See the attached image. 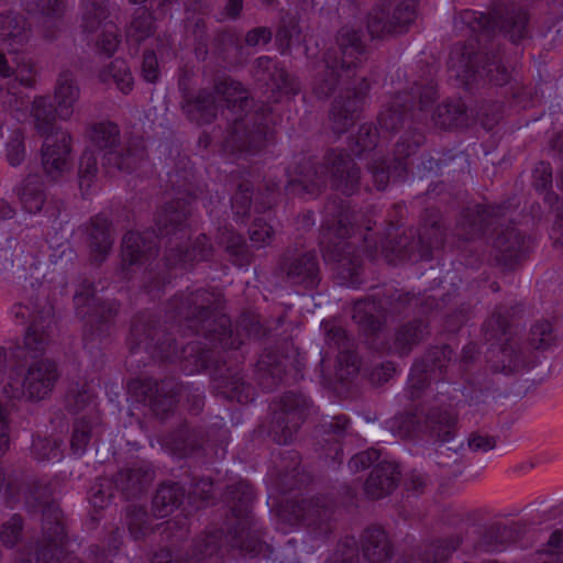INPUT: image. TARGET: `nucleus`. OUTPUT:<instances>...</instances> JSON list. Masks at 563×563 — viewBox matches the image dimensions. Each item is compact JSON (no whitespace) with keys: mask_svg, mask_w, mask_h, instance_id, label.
Masks as SVG:
<instances>
[{"mask_svg":"<svg viewBox=\"0 0 563 563\" xmlns=\"http://www.w3.org/2000/svg\"><path fill=\"white\" fill-rule=\"evenodd\" d=\"M155 471L146 462H135L121 468L114 479L115 487L126 498H134L148 489Z\"/></svg>","mask_w":563,"mask_h":563,"instance_id":"obj_27","label":"nucleus"},{"mask_svg":"<svg viewBox=\"0 0 563 563\" xmlns=\"http://www.w3.org/2000/svg\"><path fill=\"white\" fill-rule=\"evenodd\" d=\"M338 52L329 49L323 57V69L312 82V91L319 99H327L339 84H347L356 76L366 52L360 29L345 25L336 34Z\"/></svg>","mask_w":563,"mask_h":563,"instance_id":"obj_4","label":"nucleus"},{"mask_svg":"<svg viewBox=\"0 0 563 563\" xmlns=\"http://www.w3.org/2000/svg\"><path fill=\"white\" fill-rule=\"evenodd\" d=\"M416 19V8L412 0L400 1L391 12L385 8L374 9L367 19V30L373 38L390 34H400Z\"/></svg>","mask_w":563,"mask_h":563,"instance_id":"obj_21","label":"nucleus"},{"mask_svg":"<svg viewBox=\"0 0 563 563\" xmlns=\"http://www.w3.org/2000/svg\"><path fill=\"white\" fill-rule=\"evenodd\" d=\"M30 117L34 130L42 136H48L62 130L56 125V107L54 108L46 96L34 97L31 103Z\"/></svg>","mask_w":563,"mask_h":563,"instance_id":"obj_41","label":"nucleus"},{"mask_svg":"<svg viewBox=\"0 0 563 563\" xmlns=\"http://www.w3.org/2000/svg\"><path fill=\"white\" fill-rule=\"evenodd\" d=\"M465 109L460 102H450L439 106L432 112V120L443 129H450L464 121Z\"/></svg>","mask_w":563,"mask_h":563,"instance_id":"obj_50","label":"nucleus"},{"mask_svg":"<svg viewBox=\"0 0 563 563\" xmlns=\"http://www.w3.org/2000/svg\"><path fill=\"white\" fill-rule=\"evenodd\" d=\"M16 320L30 325L24 335V346L34 354H41L52 341L56 330L54 306L45 288L32 290L25 301L12 308Z\"/></svg>","mask_w":563,"mask_h":563,"instance_id":"obj_9","label":"nucleus"},{"mask_svg":"<svg viewBox=\"0 0 563 563\" xmlns=\"http://www.w3.org/2000/svg\"><path fill=\"white\" fill-rule=\"evenodd\" d=\"M59 371L55 362L44 358L33 362L22 382V394L30 400H42L54 389Z\"/></svg>","mask_w":563,"mask_h":563,"instance_id":"obj_23","label":"nucleus"},{"mask_svg":"<svg viewBox=\"0 0 563 563\" xmlns=\"http://www.w3.org/2000/svg\"><path fill=\"white\" fill-rule=\"evenodd\" d=\"M14 190L25 212L37 214L43 210L47 195L38 175H27Z\"/></svg>","mask_w":563,"mask_h":563,"instance_id":"obj_38","label":"nucleus"},{"mask_svg":"<svg viewBox=\"0 0 563 563\" xmlns=\"http://www.w3.org/2000/svg\"><path fill=\"white\" fill-rule=\"evenodd\" d=\"M190 214L189 203L178 198L162 207L155 216V225L161 238H168L165 260L177 266L194 261H205L212 255V246L205 234H200L191 249H183L188 238L186 221Z\"/></svg>","mask_w":563,"mask_h":563,"instance_id":"obj_5","label":"nucleus"},{"mask_svg":"<svg viewBox=\"0 0 563 563\" xmlns=\"http://www.w3.org/2000/svg\"><path fill=\"white\" fill-rule=\"evenodd\" d=\"M122 267L140 266L157 255L156 240L152 233L128 232L122 239Z\"/></svg>","mask_w":563,"mask_h":563,"instance_id":"obj_26","label":"nucleus"},{"mask_svg":"<svg viewBox=\"0 0 563 563\" xmlns=\"http://www.w3.org/2000/svg\"><path fill=\"white\" fill-rule=\"evenodd\" d=\"M505 216V208L500 206H476L466 209L457 223L459 235L464 240H472L484 233L485 229L500 217Z\"/></svg>","mask_w":563,"mask_h":563,"instance_id":"obj_29","label":"nucleus"},{"mask_svg":"<svg viewBox=\"0 0 563 563\" xmlns=\"http://www.w3.org/2000/svg\"><path fill=\"white\" fill-rule=\"evenodd\" d=\"M76 313L81 319L91 317L99 323H108L119 311L115 300L100 302L90 285H84L74 296Z\"/></svg>","mask_w":563,"mask_h":563,"instance_id":"obj_28","label":"nucleus"},{"mask_svg":"<svg viewBox=\"0 0 563 563\" xmlns=\"http://www.w3.org/2000/svg\"><path fill=\"white\" fill-rule=\"evenodd\" d=\"M32 454L37 461H59L62 459L60 443L48 438H36L32 443Z\"/></svg>","mask_w":563,"mask_h":563,"instance_id":"obj_54","label":"nucleus"},{"mask_svg":"<svg viewBox=\"0 0 563 563\" xmlns=\"http://www.w3.org/2000/svg\"><path fill=\"white\" fill-rule=\"evenodd\" d=\"M361 547L364 558L372 563H385L393 554L389 537L379 527H371L363 532Z\"/></svg>","mask_w":563,"mask_h":563,"instance_id":"obj_37","label":"nucleus"},{"mask_svg":"<svg viewBox=\"0 0 563 563\" xmlns=\"http://www.w3.org/2000/svg\"><path fill=\"white\" fill-rule=\"evenodd\" d=\"M525 238L514 227L501 230L494 240L496 260L508 266L519 261L523 255Z\"/></svg>","mask_w":563,"mask_h":563,"instance_id":"obj_39","label":"nucleus"},{"mask_svg":"<svg viewBox=\"0 0 563 563\" xmlns=\"http://www.w3.org/2000/svg\"><path fill=\"white\" fill-rule=\"evenodd\" d=\"M356 214L350 209H342L336 219L322 234L321 245L324 258L335 263V269L344 284L355 286L358 284L361 256L354 245L346 241L354 234V221Z\"/></svg>","mask_w":563,"mask_h":563,"instance_id":"obj_8","label":"nucleus"},{"mask_svg":"<svg viewBox=\"0 0 563 563\" xmlns=\"http://www.w3.org/2000/svg\"><path fill=\"white\" fill-rule=\"evenodd\" d=\"M98 161L93 152L86 151L79 162V186L82 192H87L96 178Z\"/></svg>","mask_w":563,"mask_h":563,"instance_id":"obj_53","label":"nucleus"},{"mask_svg":"<svg viewBox=\"0 0 563 563\" xmlns=\"http://www.w3.org/2000/svg\"><path fill=\"white\" fill-rule=\"evenodd\" d=\"M529 344L536 350H545L555 341L552 324L548 320L536 321L529 333Z\"/></svg>","mask_w":563,"mask_h":563,"instance_id":"obj_52","label":"nucleus"},{"mask_svg":"<svg viewBox=\"0 0 563 563\" xmlns=\"http://www.w3.org/2000/svg\"><path fill=\"white\" fill-rule=\"evenodd\" d=\"M93 401V393L87 385L71 388L66 395V407L69 411L77 413L89 408Z\"/></svg>","mask_w":563,"mask_h":563,"instance_id":"obj_56","label":"nucleus"},{"mask_svg":"<svg viewBox=\"0 0 563 563\" xmlns=\"http://www.w3.org/2000/svg\"><path fill=\"white\" fill-rule=\"evenodd\" d=\"M457 417L452 407L423 404L413 412H404L386 421V429L400 439L428 434L442 443L453 439Z\"/></svg>","mask_w":563,"mask_h":563,"instance_id":"obj_7","label":"nucleus"},{"mask_svg":"<svg viewBox=\"0 0 563 563\" xmlns=\"http://www.w3.org/2000/svg\"><path fill=\"white\" fill-rule=\"evenodd\" d=\"M296 177L289 185L301 186L308 194L319 192L330 179L332 187L344 195H353L360 185V168L351 156L343 151H330L324 164L318 165L311 158H305L296 167Z\"/></svg>","mask_w":563,"mask_h":563,"instance_id":"obj_6","label":"nucleus"},{"mask_svg":"<svg viewBox=\"0 0 563 563\" xmlns=\"http://www.w3.org/2000/svg\"><path fill=\"white\" fill-rule=\"evenodd\" d=\"M334 100L330 111V122L333 133L340 135L346 132L358 119L369 84L362 77L358 86L350 82Z\"/></svg>","mask_w":563,"mask_h":563,"instance_id":"obj_19","label":"nucleus"},{"mask_svg":"<svg viewBox=\"0 0 563 563\" xmlns=\"http://www.w3.org/2000/svg\"><path fill=\"white\" fill-rule=\"evenodd\" d=\"M309 411L307 399L294 393L285 394L278 411L274 412L271 437L278 444L292 441Z\"/></svg>","mask_w":563,"mask_h":563,"instance_id":"obj_18","label":"nucleus"},{"mask_svg":"<svg viewBox=\"0 0 563 563\" xmlns=\"http://www.w3.org/2000/svg\"><path fill=\"white\" fill-rule=\"evenodd\" d=\"M108 11L103 0L86 3L82 12V29L88 33H97V47L111 56L120 44L119 29L115 23L107 20Z\"/></svg>","mask_w":563,"mask_h":563,"instance_id":"obj_20","label":"nucleus"},{"mask_svg":"<svg viewBox=\"0 0 563 563\" xmlns=\"http://www.w3.org/2000/svg\"><path fill=\"white\" fill-rule=\"evenodd\" d=\"M459 537H450L437 540L423 551L420 563H443L460 545Z\"/></svg>","mask_w":563,"mask_h":563,"instance_id":"obj_49","label":"nucleus"},{"mask_svg":"<svg viewBox=\"0 0 563 563\" xmlns=\"http://www.w3.org/2000/svg\"><path fill=\"white\" fill-rule=\"evenodd\" d=\"M91 422L86 417L79 418L74 423L70 448L74 454L81 456L90 441Z\"/></svg>","mask_w":563,"mask_h":563,"instance_id":"obj_55","label":"nucleus"},{"mask_svg":"<svg viewBox=\"0 0 563 563\" xmlns=\"http://www.w3.org/2000/svg\"><path fill=\"white\" fill-rule=\"evenodd\" d=\"M280 271L292 285L314 287L319 282V261L317 254L311 251L285 255Z\"/></svg>","mask_w":563,"mask_h":563,"instance_id":"obj_24","label":"nucleus"},{"mask_svg":"<svg viewBox=\"0 0 563 563\" xmlns=\"http://www.w3.org/2000/svg\"><path fill=\"white\" fill-rule=\"evenodd\" d=\"M87 231L91 260L101 264L111 253L114 243L112 223L98 214L90 220Z\"/></svg>","mask_w":563,"mask_h":563,"instance_id":"obj_33","label":"nucleus"},{"mask_svg":"<svg viewBox=\"0 0 563 563\" xmlns=\"http://www.w3.org/2000/svg\"><path fill=\"white\" fill-rule=\"evenodd\" d=\"M292 512L297 521L311 527H321L328 522L333 514V503L327 497L302 499L292 505Z\"/></svg>","mask_w":563,"mask_h":563,"instance_id":"obj_35","label":"nucleus"},{"mask_svg":"<svg viewBox=\"0 0 563 563\" xmlns=\"http://www.w3.org/2000/svg\"><path fill=\"white\" fill-rule=\"evenodd\" d=\"M43 536L35 550L18 563H62L65 556L66 534L62 522V511L57 505H48L43 510Z\"/></svg>","mask_w":563,"mask_h":563,"instance_id":"obj_16","label":"nucleus"},{"mask_svg":"<svg viewBox=\"0 0 563 563\" xmlns=\"http://www.w3.org/2000/svg\"><path fill=\"white\" fill-rule=\"evenodd\" d=\"M227 499L238 523L233 528V547L240 548L245 553L257 555L262 553L266 544L258 537V529L252 514L254 492L245 481H239L228 487Z\"/></svg>","mask_w":563,"mask_h":563,"instance_id":"obj_12","label":"nucleus"},{"mask_svg":"<svg viewBox=\"0 0 563 563\" xmlns=\"http://www.w3.org/2000/svg\"><path fill=\"white\" fill-rule=\"evenodd\" d=\"M251 185L249 183H241L238 191L232 197V209L238 218L243 219L247 216L251 208Z\"/></svg>","mask_w":563,"mask_h":563,"instance_id":"obj_63","label":"nucleus"},{"mask_svg":"<svg viewBox=\"0 0 563 563\" xmlns=\"http://www.w3.org/2000/svg\"><path fill=\"white\" fill-rule=\"evenodd\" d=\"M143 389L145 400L155 416L164 418L174 409L179 390L173 379L147 380Z\"/></svg>","mask_w":563,"mask_h":563,"instance_id":"obj_34","label":"nucleus"},{"mask_svg":"<svg viewBox=\"0 0 563 563\" xmlns=\"http://www.w3.org/2000/svg\"><path fill=\"white\" fill-rule=\"evenodd\" d=\"M32 36L31 25L20 13L8 11L0 13V46L10 54L24 49Z\"/></svg>","mask_w":563,"mask_h":563,"instance_id":"obj_25","label":"nucleus"},{"mask_svg":"<svg viewBox=\"0 0 563 563\" xmlns=\"http://www.w3.org/2000/svg\"><path fill=\"white\" fill-rule=\"evenodd\" d=\"M254 69L258 81L271 85L282 93L296 95L299 91L297 81L268 56L258 57L255 60Z\"/></svg>","mask_w":563,"mask_h":563,"instance_id":"obj_32","label":"nucleus"},{"mask_svg":"<svg viewBox=\"0 0 563 563\" xmlns=\"http://www.w3.org/2000/svg\"><path fill=\"white\" fill-rule=\"evenodd\" d=\"M99 79L108 84L112 81L124 95L132 91L134 78L128 63L122 58H115L107 67L99 71Z\"/></svg>","mask_w":563,"mask_h":563,"instance_id":"obj_46","label":"nucleus"},{"mask_svg":"<svg viewBox=\"0 0 563 563\" xmlns=\"http://www.w3.org/2000/svg\"><path fill=\"white\" fill-rule=\"evenodd\" d=\"M372 308L371 305L357 303L354 308L353 319L364 329L374 333L382 328L383 322L372 314Z\"/></svg>","mask_w":563,"mask_h":563,"instance_id":"obj_62","label":"nucleus"},{"mask_svg":"<svg viewBox=\"0 0 563 563\" xmlns=\"http://www.w3.org/2000/svg\"><path fill=\"white\" fill-rule=\"evenodd\" d=\"M41 163L45 175L56 180L69 170L71 165V136L65 130L45 136L41 147Z\"/></svg>","mask_w":563,"mask_h":563,"instance_id":"obj_22","label":"nucleus"},{"mask_svg":"<svg viewBox=\"0 0 563 563\" xmlns=\"http://www.w3.org/2000/svg\"><path fill=\"white\" fill-rule=\"evenodd\" d=\"M23 520L19 515H13L1 526L0 541L7 548H13L22 538Z\"/></svg>","mask_w":563,"mask_h":563,"instance_id":"obj_58","label":"nucleus"},{"mask_svg":"<svg viewBox=\"0 0 563 563\" xmlns=\"http://www.w3.org/2000/svg\"><path fill=\"white\" fill-rule=\"evenodd\" d=\"M453 351L448 345L435 346L428 351L426 357L415 363L409 375L407 393L411 400L421 398L429 387L431 379L452 378L449 371L453 372L456 362H452Z\"/></svg>","mask_w":563,"mask_h":563,"instance_id":"obj_15","label":"nucleus"},{"mask_svg":"<svg viewBox=\"0 0 563 563\" xmlns=\"http://www.w3.org/2000/svg\"><path fill=\"white\" fill-rule=\"evenodd\" d=\"M87 134L90 142L104 152L102 165L108 174L131 173L144 158L143 147L120 144V129L111 121L92 123Z\"/></svg>","mask_w":563,"mask_h":563,"instance_id":"obj_10","label":"nucleus"},{"mask_svg":"<svg viewBox=\"0 0 563 563\" xmlns=\"http://www.w3.org/2000/svg\"><path fill=\"white\" fill-rule=\"evenodd\" d=\"M25 157L24 136L21 131H14L7 144V159L11 166L20 165Z\"/></svg>","mask_w":563,"mask_h":563,"instance_id":"obj_64","label":"nucleus"},{"mask_svg":"<svg viewBox=\"0 0 563 563\" xmlns=\"http://www.w3.org/2000/svg\"><path fill=\"white\" fill-rule=\"evenodd\" d=\"M129 531L135 540H139L147 534L150 527L147 525V514L143 508H136L129 512Z\"/></svg>","mask_w":563,"mask_h":563,"instance_id":"obj_60","label":"nucleus"},{"mask_svg":"<svg viewBox=\"0 0 563 563\" xmlns=\"http://www.w3.org/2000/svg\"><path fill=\"white\" fill-rule=\"evenodd\" d=\"M327 343L338 350V375L346 379L358 371L357 356L353 350V343L346 331L338 325L327 329Z\"/></svg>","mask_w":563,"mask_h":563,"instance_id":"obj_30","label":"nucleus"},{"mask_svg":"<svg viewBox=\"0 0 563 563\" xmlns=\"http://www.w3.org/2000/svg\"><path fill=\"white\" fill-rule=\"evenodd\" d=\"M217 241L222 245L235 265H244L247 262L246 244L243 236L224 225L219 228Z\"/></svg>","mask_w":563,"mask_h":563,"instance_id":"obj_48","label":"nucleus"},{"mask_svg":"<svg viewBox=\"0 0 563 563\" xmlns=\"http://www.w3.org/2000/svg\"><path fill=\"white\" fill-rule=\"evenodd\" d=\"M460 20L472 32H489L499 29L514 43L521 41L528 34V15L521 9H511L504 13L503 9L497 8L492 15L464 10L460 13Z\"/></svg>","mask_w":563,"mask_h":563,"instance_id":"obj_14","label":"nucleus"},{"mask_svg":"<svg viewBox=\"0 0 563 563\" xmlns=\"http://www.w3.org/2000/svg\"><path fill=\"white\" fill-rule=\"evenodd\" d=\"M428 334L427 325L421 320H415L400 327L396 332L395 350L399 354H408Z\"/></svg>","mask_w":563,"mask_h":563,"instance_id":"obj_47","label":"nucleus"},{"mask_svg":"<svg viewBox=\"0 0 563 563\" xmlns=\"http://www.w3.org/2000/svg\"><path fill=\"white\" fill-rule=\"evenodd\" d=\"M400 481V471L395 462L382 461L372 470L364 484L367 497L380 499L389 495Z\"/></svg>","mask_w":563,"mask_h":563,"instance_id":"obj_31","label":"nucleus"},{"mask_svg":"<svg viewBox=\"0 0 563 563\" xmlns=\"http://www.w3.org/2000/svg\"><path fill=\"white\" fill-rule=\"evenodd\" d=\"M449 70L463 84H470L478 75L501 86L509 80V74L497 55L489 57L476 53L474 43L453 46L448 62Z\"/></svg>","mask_w":563,"mask_h":563,"instance_id":"obj_13","label":"nucleus"},{"mask_svg":"<svg viewBox=\"0 0 563 563\" xmlns=\"http://www.w3.org/2000/svg\"><path fill=\"white\" fill-rule=\"evenodd\" d=\"M520 526L518 523H494L487 527L478 541V548L486 552L500 551L507 543L515 541Z\"/></svg>","mask_w":563,"mask_h":563,"instance_id":"obj_43","label":"nucleus"},{"mask_svg":"<svg viewBox=\"0 0 563 563\" xmlns=\"http://www.w3.org/2000/svg\"><path fill=\"white\" fill-rule=\"evenodd\" d=\"M129 344L132 351L144 350L153 357L174 362L183 360L187 374L199 372L213 365V349H203L200 342H190L180 352L175 340L163 330L152 325L147 317H137L131 325Z\"/></svg>","mask_w":563,"mask_h":563,"instance_id":"obj_3","label":"nucleus"},{"mask_svg":"<svg viewBox=\"0 0 563 563\" xmlns=\"http://www.w3.org/2000/svg\"><path fill=\"white\" fill-rule=\"evenodd\" d=\"M423 140V135L417 130L406 131L395 145L393 166L386 164L377 153L374 154L368 164V172L377 190L386 189L391 174L402 176L407 170V159L416 153Z\"/></svg>","mask_w":563,"mask_h":563,"instance_id":"obj_17","label":"nucleus"},{"mask_svg":"<svg viewBox=\"0 0 563 563\" xmlns=\"http://www.w3.org/2000/svg\"><path fill=\"white\" fill-rule=\"evenodd\" d=\"M520 312H522L521 305L497 307L489 319L484 323V330L487 339L501 340L503 336H506L510 319Z\"/></svg>","mask_w":563,"mask_h":563,"instance_id":"obj_45","label":"nucleus"},{"mask_svg":"<svg viewBox=\"0 0 563 563\" xmlns=\"http://www.w3.org/2000/svg\"><path fill=\"white\" fill-rule=\"evenodd\" d=\"M79 97L80 89L75 76L69 71L60 73L54 90L56 112L60 120L67 121L73 117Z\"/></svg>","mask_w":563,"mask_h":563,"instance_id":"obj_36","label":"nucleus"},{"mask_svg":"<svg viewBox=\"0 0 563 563\" xmlns=\"http://www.w3.org/2000/svg\"><path fill=\"white\" fill-rule=\"evenodd\" d=\"M15 79L27 88H33L36 84V69L34 62L25 56L15 59L14 68Z\"/></svg>","mask_w":563,"mask_h":563,"instance_id":"obj_59","label":"nucleus"},{"mask_svg":"<svg viewBox=\"0 0 563 563\" xmlns=\"http://www.w3.org/2000/svg\"><path fill=\"white\" fill-rule=\"evenodd\" d=\"M113 496L112 486L108 479L98 481L90 489L89 500L95 508L107 507Z\"/></svg>","mask_w":563,"mask_h":563,"instance_id":"obj_61","label":"nucleus"},{"mask_svg":"<svg viewBox=\"0 0 563 563\" xmlns=\"http://www.w3.org/2000/svg\"><path fill=\"white\" fill-rule=\"evenodd\" d=\"M222 394L240 404H247L254 398L253 387L246 384L239 374L232 375L224 382Z\"/></svg>","mask_w":563,"mask_h":563,"instance_id":"obj_51","label":"nucleus"},{"mask_svg":"<svg viewBox=\"0 0 563 563\" xmlns=\"http://www.w3.org/2000/svg\"><path fill=\"white\" fill-rule=\"evenodd\" d=\"M222 104L233 114V123L222 143L223 152L239 156L257 153L264 146L267 128L257 120V114L247 113L252 99L240 81L219 77L211 88L185 97L181 109L190 122L207 125L217 119Z\"/></svg>","mask_w":563,"mask_h":563,"instance_id":"obj_1","label":"nucleus"},{"mask_svg":"<svg viewBox=\"0 0 563 563\" xmlns=\"http://www.w3.org/2000/svg\"><path fill=\"white\" fill-rule=\"evenodd\" d=\"M377 137L378 132L375 126L371 124L361 125L354 139V145H351L352 152L355 155H362L364 152L374 150L377 144Z\"/></svg>","mask_w":563,"mask_h":563,"instance_id":"obj_57","label":"nucleus"},{"mask_svg":"<svg viewBox=\"0 0 563 563\" xmlns=\"http://www.w3.org/2000/svg\"><path fill=\"white\" fill-rule=\"evenodd\" d=\"M155 31V19L151 11L145 8H137L125 27L126 42L139 46L145 40L153 36Z\"/></svg>","mask_w":563,"mask_h":563,"instance_id":"obj_42","label":"nucleus"},{"mask_svg":"<svg viewBox=\"0 0 563 563\" xmlns=\"http://www.w3.org/2000/svg\"><path fill=\"white\" fill-rule=\"evenodd\" d=\"M205 434L200 429L187 426L170 433L164 439V446L178 457H186L202 448Z\"/></svg>","mask_w":563,"mask_h":563,"instance_id":"obj_40","label":"nucleus"},{"mask_svg":"<svg viewBox=\"0 0 563 563\" xmlns=\"http://www.w3.org/2000/svg\"><path fill=\"white\" fill-rule=\"evenodd\" d=\"M184 497L185 489L180 484H162L153 499V507L156 516L166 517L172 514L183 503Z\"/></svg>","mask_w":563,"mask_h":563,"instance_id":"obj_44","label":"nucleus"},{"mask_svg":"<svg viewBox=\"0 0 563 563\" xmlns=\"http://www.w3.org/2000/svg\"><path fill=\"white\" fill-rule=\"evenodd\" d=\"M437 98L435 86L429 77L420 82L415 81L410 92L399 93L388 109L382 111L378 115V124L382 130L395 131L404 125L408 112L412 120L417 122L424 121L432 111L433 102Z\"/></svg>","mask_w":563,"mask_h":563,"instance_id":"obj_11","label":"nucleus"},{"mask_svg":"<svg viewBox=\"0 0 563 563\" xmlns=\"http://www.w3.org/2000/svg\"><path fill=\"white\" fill-rule=\"evenodd\" d=\"M221 306V294L200 288L195 291L181 292L168 302L169 318H180L188 322L192 331L202 332L213 347L223 350L238 349L244 342V336L257 335L258 325L249 318L239 321L235 334L227 316L212 319L213 312Z\"/></svg>","mask_w":563,"mask_h":563,"instance_id":"obj_2","label":"nucleus"}]
</instances>
